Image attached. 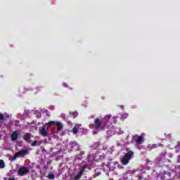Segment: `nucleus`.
Wrapping results in <instances>:
<instances>
[{"label":"nucleus","instance_id":"19","mask_svg":"<svg viewBox=\"0 0 180 180\" xmlns=\"http://www.w3.org/2000/svg\"><path fill=\"white\" fill-rule=\"evenodd\" d=\"M70 115H73V117H77L78 116V112H70Z\"/></svg>","mask_w":180,"mask_h":180},{"label":"nucleus","instance_id":"1","mask_svg":"<svg viewBox=\"0 0 180 180\" xmlns=\"http://www.w3.org/2000/svg\"><path fill=\"white\" fill-rule=\"evenodd\" d=\"M91 129H105V125L102 117H96L94 119V124L89 125Z\"/></svg>","mask_w":180,"mask_h":180},{"label":"nucleus","instance_id":"7","mask_svg":"<svg viewBox=\"0 0 180 180\" xmlns=\"http://www.w3.org/2000/svg\"><path fill=\"white\" fill-rule=\"evenodd\" d=\"M110 117H112V115H108L104 117V118H101L103 120V123L104 124V127L109 123V121L110 120Z\"/></svg>","mask_w":180,"mask_h":180},{"label":"nucleus","instance_id":"5","mask_svg":"<svg viewBox=\"0 0 180 180\" xmlns=\"http://www.w3.org/2000/svg\"><path fill=\"white\" fill-rule=\"evenodd\" d=\"M134 139L136 141V143H137V144H141V143H143L144 141L143 136L135 135L134 136Z\"/></svg>","mask_w":180,"mask_h":180},{"label":"nucleus","instance_id":"8","mask_svg":"<svg viewBox=\"0 0 180 180\" xmlns=\"http://www.w3.org/2000/svg\"><path fill=\"white\" fill-rule=\"evenodd\" d=\"M18 139H19V133H18V131H14L11 134V140L13 141H16V140H18Z\"/></svg>","mask_w":180,"mask_h":180},{"label":"nucleus","instance_id":"11","mask_svg":"<svg viewBox=\"0 0 180 180\" xmlns=\"http://www.w3.org/2000/svg\"><path fill=\"white\" fill-rule=\"evenodd\" d=\"M108 165L110 169H114L115 167H113V165L116 166L117 165V163L116 162H110L108 163Z\"/></svg>","mask_w":180,"mask_h":180},{"label":"nucleus","instance_id":"16","mask_svg":"<svg viewBox=\"0 0 180 180\" xmlns=\"http://www.w3.org/2000/svg\"><path fill=\"white\" fill-rule=\"evenodd\" d=\"M129 117V114L127 113H123L121 115V119L123 120L124 119H127Z\"/></svg>","mask_w":180,"mask_h":180},{"label":"nucleus","instance_id":"9","mask_svg":"<svg viewBox=\"0 0 180 180\" xmlns=\"http://www.w3.org/2000/svg\"><path fill=\"white\" fill-rule=\"evenodd\" d=\"M26 154H28L27 150H20L15 155V157H23V155H26Z\"/></svg>","mask_w":180,"mask_h":180},{"label":"nucleus","instance_id":"18","mask_svg":"<svg viewBox=\"0 0 180 180\" xmlns=\"http://www.w3.org/2000/svg\"><path fill=\"white\" fill-rule=\"evenodd\" d=\"M148 147L151 150V148H157V145L152 144V145H149Z\"/></svg>","mask_w":180,"mask_h":180},{"label":"nucleus","instance_id":"12","mask_svg":"<svg viewBox=\"0 0 180 180\" xmlns=\"http://www.w3.org/2000/svg\"><path fill=\"white\" fill-rule=\"evenodd\" d=\"M56 126H58V131H60V130H63L64 126H63V124L60 122H57Z\"/></svg>","mask_w":180,"mask_h":180},{"label":"nucleus","instance_id":"20","mask_svg":"<svg viewBox=\"0 0 180 180\" xmlns=\"http://www.w3.org/2000/svg\"><path fill=\"white\" fill-rule=\"evenodd\" d=\"M48 178H49V179H54V174H49L48 175Z\"/></svg>","mask_w":180,"mask_h":180},{"label":"nucleus","instance_id":"28","mask_svg":"<svg viewBox=\"0 0 180 180\" xmlns=\"http://www.w3.org/2000/svg\"><path fill=\"white\" fill-rule=\"evenodd\" d=\"M176 153H178V150H176Z\"/></svg>","mask_w":180,"mask_h":180},{"label":"nucleus","instance_id":"14","mask_svg":"<svg viewBox=\"0 0 180 180\" xmlns=\"http://www.w3.org/2000/svg\"><path fill=\"white\" fill-rule=\"evenodd\" d=\"M45 124L46 126H49V127L56 126V124H57V122H56V121H50L48 123H45Z\"/></svg>","mask_w":180,"mask_h":180},{"label":"nucleus","instance_id":"27","mask_svg":"<svg viewBox=\"0 0 180 180\" xmlns=\"http://www.w3.org/2000/svg\"><path fill=\"white\" fill-rule=\"evenodd\" d=\"M94 134H96V133L94 132Z\"/></svg>","mask_w":180,"mask_h":180},{"label":"nucleus","instance_id":"21","mask_svg":"<svg viewBox=\"0 0 180 180\" xmlns=\"http://www.w3.org/2000/svg\"><path fill=\"white\" fill-rule=\"evenodd\" d=\"M35 115H37V117H41V114L38 111L35 112Z\"/></svg>","mask_w":180,"mask_h":180},{"label":"nucleus","instance_id":"2","mask_svg":"<svg viewBox=\"0 0 180 180\" xmlns=\"http://www.w3.org/2000/svg\"><path fill=\"white\" fill-rule=\"evenodd\" d=\"M133 154H134L133 151L128 150L125 155L121 158V164H122V165H127L130 160L133 158Z\"/></svg>","mask_w":180,"mask_h":180},{"label":"nucleus","instance_id":"10","mask_svg":"<svg viewBox=\"0 0 180 180\" xmlns=\"http://www.w3.org/2000/svg\"><path fill=\"white\" fill-rule=\"evenodd\" d=\"M81 124H76L73 129H72V133L73 134H77L78 133V130H79V128L81 127Z\"/></svg>","mask_w":180,"mask_h":180},{"label":"nucleus","instance_id":"25","mask_svg":"<svg viewBox=\"0 0 180 180\" xmlns=\"http://www.w3.org/2000/svg\"><path fill=\"white\" fill-rule=\"evenodd\" d=\"M118 168H123L122 166L120 165H117Z\"/></svg>","mask_w":180,"mask_h":180},{"label":"nucleus","instance_id":"24","mask_svg":"<svg viewBox=\"0 0 180 180\" xmlns=\"http://www.w3.org/2000/svg\"><path fill=\"white\" fill-rule=\"evenodd\" d=\"M61 117H65V114H62L61 115Z\"/></svg>","mask_w":180,"mask_h":180},{"label":"nucleus","instance_id":"13","mask_svg":"<svg viewBox=\"0 0 180 180\" xmlns=\"http://www.w3.org/2000/svg\"><path fill=\"white\" fill-rule=\"evenodd\" d=\"M40 144H41V141H34L31 145L32 146V147H36V146H40Z\"/></svg>","mask_w":180,"mask_h":180},{"label":"nucleus","instance_id":"22","mask_svg":"<svg viewBox=\"0 0 180 180\" xmlns=\"http://www.w3.org/2000/svg\"><path fill=\"white\" fill-rule=\"evenodd\" d=\"M4 122V115L0 114V123H2Z\"/></svg>","mask_w":180,"mask_h":180},{"label":"nucleus","instance_id":"29","mask_svg":"<svg viewBox=\"0 0 180 180\" xmlns=\"http://www.w3.org/2000/svg\"><path fill=\"white\" fill-rule=\"evenodd\" d=\"M8 180H11V179H8Z\"/></svg>","mask_w":180,"mask_h":180},{"label":"nucleus","instance_id":"17","mask_svg":"<svg viewBox=\"0 0 180 180\" xmlns=\"http://www.w3.org/2000/svg\"><path fill=\"white\" fill-rule=\"evenodd\" d=\"M5 167V162L4 160H0V168L2 169Z\"/></svg>","mask_w":180,"mask_h":180},{"label":"nucleus","instance_id":"3","mask_svg":"<svg viewBox=\"0 0 180 180\" xmlns=\"http://www.w3.org/2000/svg\"><path fill=\"white\" fill-rule=\"evenodd\" d=\"M47 130H49V128L44 124L43 127H40L39 129V134H41V136H43V137H47V136H49V132L47 131Z\"/></svg>","mask_w":180,"mask_h":180},{"label":"nucleus","instance_id":"15","mask_svg":"<svg viewBox=\"0 0 180 180\" xmlns=\"http://www.w3.org/2000/svg\"><path fill=\"white\" fill-rule=\"evenodd\" d=\"M23 140H25V141H27V140H30V134L27 133L23 136Z\"/></svg>","mask_w":180,"mask_h":180},{"label":"nucleus","instance_id":"23","mask_svg":"<svg viewBox=\"0 0 180 180\" xmlns=\"http://www.w3.org/2000/svg\"><path fill=\"white\" fill-rule=\"evenodd\" d=\"M63 86H65V88H67V87H68L67 83H63Z\"/></svg>","mask_w":180,"mask_h":180},{"label":"nucleus","instance_id":"26","mask_svg":"<svg viewBox=\"0 0 180 180\" xmlns=\"http://www.w3.org/2000/svg\"><path fill=\"white\" fill-rule=\"evenodd\" d=\"M72 144H75V146L77 143H72Z\"/></svg>","mask_w":180,"mask_h":180},{"label":"nucleus","instance_id":"4","mask_svg":"<svg viewBox=\"0 0 180 180\" xmlns=\"http://www.w3.org/2000/svg\"><path fill=\"white\" fill-rule=\"evenodd\" d=\"M29 174V168L26 167H21L18 169V175L19 176H23Z\"/></svg>","mask_w":180,"mask_h":180},{"label":"nucleus","instance_id":"6","mask_svg":"<svg viewBox=\"0 0 180 180\" xmlns=\"http://www.w3.org/2000/svg\"><path fill=\"white\" fill-rule=\"evenodd\" d=\"M86 168V165H84L80 169V172L77 173V176H75V179H79L81 176H82V174L85 172V169Z\"/></svg>","mask_w":180,"mask_h":180}]
</instances>
